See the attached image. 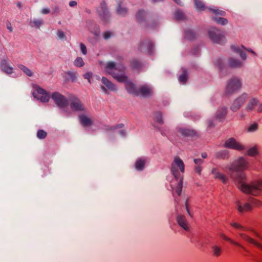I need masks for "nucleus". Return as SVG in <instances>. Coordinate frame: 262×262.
Instances as JSON below:
<instances>
[{
  "mask_svg": "<svg viewBox=\"0 0 262 262\" xmlns=\"http://www.w3.org/2000/svg\"><path fill=\"white\" fill-rule=\"evenodd\" d=\"M105 69L106 72L119 82H124L125 89L127 92L135 96H139V92L135 85L130 81H127V77L125 75V67L122 64H117L114 61H108L106 63Z\"/></svg>",
  "mask_w": 262,
  "mask_h": 262,
  "instance_id": "obj_2",
  "label": "nucleus"
},
{
  "mask_svg": "<svg viewBox=\"0 0 262 262\" xmlns=\"http://www.w3.org/2000/svg\"><path fill=\"white\" fill-rule=\"evenodd\" d=\"M229 151L228 150L224 149L217 151L215 154V157L217 159H227L229 157Z\"/></svg>",
  "mask_w": 262,
  "mask_h": 262,
  "instance_id": "obj_25",
  "label": "nucleus"
},
{
  "mask_svg": "<svg viewBox=\"0 0 262 262\" xmlns=\"http://www.w3.org/2000/svg\"><path fill=\"white\" fill-rule=\"evenodd\" d=\"M86 26L89 30L93 33L96 37H98L100 35V31L99 27L96 25L93 20H87Z\"/></svg>",
  "mask_w": 262,
  "mask_h": 262,
  "instance_id": "obj_15",
  "label": "nucleus"
},
{
  "mask_svg": "<svg viewBox=\"0 0 262 262\" xmlns=\"http://www.w3.org/2000/svg\"><path fill=\"white\" fill-rule=\"evenodd\" d=\"M139 95L142 97L146 98L151 95L152 93L151 88L147 85H142L138 90Z\"/></svg>",
  "mask_w": 262,
  "mask_h": 262,
  "instance_id": "obj_18",
  "label": "nucleus"
},
{
  "mask_svg": "<svg viewBox=\"0 0 262 262\" xmlns=\"http://www.w3.org/2000/svg\"><path fill=\"white\" fill-rule=\"evenodd\" d=\"M98 13L101 20L104 23H108L111 18V15L108 10L106 4L102 2L100 7L97 10Z\"/></svg>",
  "mask_w": 262,
  "mask_h": 262,
  "instance_id": "obj_10",
  "label": "nucleus"
},
{
  "mask_svg": "<svg viewBox=\"0 0 262 262\" xmlns=\"http://www.w3.org/2000/svg\"><path fill=\"white\" fill-rule=\"evenodd\" d=\"M10 60L7 57L2 59L0 63V68L1 70L7 74H11L13 72V67L9 66V62Z\"/></svg>",
  "mask_w": 262,
  "mask_h": 262,
  "instance_id": "obj_14",
  "label": "nucleus"
},
{
  "mask_svg": "<svg viewBox=\"0 0 262 262\" xmlns=\"http://www.w3.org/2000/svg\"><path fill=\"white\" fill-rule=\"evenodd\" d=\"M220 236L225 240L230 242L231 244H233V245H234L236 246H238L240 248H241L242 249H243L244 251H246V252H248V250L246 248H245L242 245H241L240 243H238V242H236L233 240H232L231 238L226 236L225 235H224V234H220Z\"/></svg>",
  "mask_w": 262,
  "mask_h": 262,
  "instance_id": "obj_27",
  "label": "nucleus"
},
{
  "mask_svg": "<svg viewBox=\"0 0 262 262\" xmlns=\"http://www.w3.org/2000/svg\"><path fill=\"white\" fill-rule=\"evenodd\" d=\"M242 87V82L237 77H233L229 79L227 83L225 94L230 95L237 92Z\"/></svg>",
  "mask_w": 262,
  "mask_h": 262,
  "instance_id": "obj_4",
  "label": "nucleus"
},
{
  "mask_svg": "<svg viewBox=\"0 0 262 262\" xmlns=\"http://www.w3.org/2000/svg\"><path fill=\"white\" fill-rule=\"evenodd\" d=\"M258 99L256 97H252L248 101L246 106L245 107V111L246 112H251L254 108V107L258 104Z\"/></svg>",
  "mask_w": 262,
  "mask_h": 262,
  "instance_id": "obj_19",
  "label": "nucleus"
},
{
  "mask_svg": "<svg viewBox=\"0 0 262 262\" xmlns=\"http://www.w3.org/2000/svg\"><path fill=\"white\" fill-rule=\"evenodd\" d=\"M112 35V33L110 31L105 32L103 34V37L105 40H107L110 38Z\"/></svg>",
  "mask_w": 262,
  "mask_h": 262,
  "instance_id": "obj_52",
  "label": "nucleus"
},
{
  "mask_svg": "<svg viewBox=\"0 0 262 262\" xmlns=\"http://www.w3.org/2000/svg\"><path fill=\"white\" fill-rule=\"evenodd\" d=\"M220 236L225 240L230 242L231 244H233V245H234L236 246H238L240 248H241L242 249H243L244 251H246V252H248V250L246 248H245L242 245H241L240 243H238V242H236L233 240H232L231 238L226 236L225 235H224V234H220Z\"/></svg>",
  "mask_w": 262,
  "mask_h": 262,
  "instance_id": "obj_28",
  "label": "nucleus"
},
{
  "mask_svg": "<svg viewBox=\"0 0 262 262\" xmlns=\"http://www.w3.org/2000/svg\"><path fill=\"white\" fill-rule=\"evenodd\" d=\"M93 75V74L91 72H87L83 74V78L86 79H91L92 76Z\"/></svg>",
  "mask_w": 262,
  "mask_h": 262,
  "instance_id": "obj_54",
  "label": "nucleus"
},
{
  "mask_svg": "<svg viewBox=\"0 0 262 262\" xmlns=\"http://www.w3.org/2000/svg\"><path fill=\"white\" fill-rule=\"evenodd\" d=\"M77 5V2L74 1H70L69 3V6L70 7H74Z\"/></svg>",
  "mask_w": 262,
  "mask_h": 262,
  "instance_id": "obj_64",
  "label": "nucleus"
},
{
  "mask_svg": "<svg viewBox=\"0 0 262 262\" xmlns=\"http://www.w3.org/2000/svg\"><path fill=\"white\" fill-rule=\"evenodd\" d=\"M208 36L214 43L223 44L225 41V37L222 32L215 27L211 28L208 30Z\"/></svg>",
  "mask_w": 262,
  "mask_h": 262,
  "instance_id": "obj_5",
  "label": "nucleus"
},
{
  "mask_svg": "<svg viewBox=\"0 0 262 262\" xmlns=\"http://www.w3.org/2000/svg\"><path fill=\"white\" fill-rule=\"evenodd\" d=\"M239 235L245 241L247 242L248 243L252 244L255 246L256 247L262 250V244L255 241L254 239L250 237L248 235L243 233H239Z\"/></svg>",
  "mask_w": 262,
  "mask_h": 262,
  "instance_id": "obj_16",
  "label": "nucleus"
},
{
  "mask_svg": "<svg viewBox=\"0 0 262 262\" xmlns=\"http://www.w3.org/2000/svg\"><path fill=\"white\" fill-rule=\"evenodd\" d=\"M183 187V178H181L178 186L176 189V192L178 195H180L181 193L182 189Z\"/></svg>",
  "mask_w": 262,
  "mask_h": 262,
  "instance_id": "obj_45",
  "label": "nucleus"
},
{
  "mask_svg": "<svg viewBox=\"0 0 262 262\" xmlns=\"http://www.w3.org/2000/svg\"><path fill=\"white\" fill-rule=\"evenodd\" d=\"M203 160L201 159H194V163L198 166H200V164L203 162Z\"/></svg>",
  "mask_w": 262,
  "mask_h": 262,
  "instance_id": "obj_59",
  "label": "nucleus"
},
{
  "mask_svg": "<svg viewBox=\"0 0 262 262\" xmlns=\"http://www.w3.org/2000/svg\"><path fill=\"white\" fill-rule=\"evenodd\" d=\"M179 168L182 172H184L185 166L183 161L179 157H176L171 164V171L174 177L177 179L179 178L180 172L178 170Z\"/></svg>",
  "mask_w": 262,
  "mask_h": 262,
  "instance_id": "obj_9",
  "label": "nucleus"
},
{
  "mask_svg": "<svg viewBox=\"0 0 262 262\" xmlns=\"http://www.w3.org/2000/svg\"><path fill=\"white\" fill-rule=\"evenodd\" d=\"M124 124L120 123L119 124H117V125L112 126V127L111 129H116L119 128H122V127H124Z\"/></svg>",
  "mask_w": 262,
  "mask_h": 262,
  "instance_id": "obj_58",
  "label": "nucleus"
},
{
  "mask_svg": "<svg viewBox=\"0 0 262 262\" xmlns=\"http://www.w3.org/2000/svg\"><path fill=\"white\" fill-rule=\"evenodd\" d=\"M249 95L247 93H243L236 97L232 102L230 109L232 112H237L241 106L249 99Z\"/></svg>",
  "mask_w": 262,
  "mask_h": 262,
  "instance_id": "obj_7",
  "label": "nucleus"
},
{
  "mask_svg": "<svg viewBox=\"0 0 262 262\" xmlns=\"http://www.w3.org/2000/svg\"><path fill=\"white\" fill-rule=\"evenodd\" d=\"M34 97L42 102H48L50 96L45 90L40 88H37L33 93Z\"/></svg>",
  "mask_w": 262,
  "mask_h": 262,
  "instance_id": "obj_13",
  "label": "nucleus"
},
{
  "mask_svg": "<svg viewBox=\"0 0 262 262\" xmlns=\"http://www.w3.org/2000/svg\"><path fill=\"white\" fill-rule=\"evenodd\" d=\"M47 134L43 130L40 129L37 132V137L39 139H43L47 137Z\"/></svg>",
  "mask_w": 262,
  "mask_h": 262,
  "instance_id": "obj_47",
  "label": "nucleus"
},
{
  "mask_svg": "<svg viewBox=\"0 0 262 262\" xmlns=\"http://www.w3.org/2000/svg\"><path fill=\"white\" fill-rule=\"evenodd\" d=\"M50 10L48 8H43L41 9V12L42 14H47L50 13Z\"/></svg>",
  "mask_w": 262,
  "mask_h": 262,
  "instance_id": "obj_57",
  "label": "nucleus"
},
{
  "mask_svg": "<svg viewBox=\"0 0 262 262\" xmlns=\"http://www.w3.org/2000/svg\"><path fill=\"white\" fill-rule=\"evenodd\" d=\"M231 225L233 226V227L236 228V229H244V227L242 226L241 225L237 223H231Z\"/></svg>",
  "mask_w": 262,
  "mask_h": 262,
  "instance_id": "obj_55",
  "label": "nucleus"
},
{
  "mask_svg": "<svg viewBox=\"0 0 262 262\" xmlns=\"http://www.w3.org/2000/svg\"><path fill=\"white\" fill-rule=\"evenodd\" d=\"M7 29L9 30L10 32H12L13 31V29H12V26H11V24L10 22H9L7 25Z\"/></svg>",
  "mask_w": 262,
  "mask_h": 262,
  "instance_id": "obj_63",
  "label": "nucleus"
},
{
  "mask_svg": "<svg viewBox=\"0 0 262 262\" xmlns=\"http://www.w3.org/2000/svg\"><path fill=\"white\" fill-rule=\"evenodd\" d=\"M153 48L154 45L148 39L141 41L138 47L139 51L148 55H151L152 54Z\"/></svg>",
  "mask_w": 262,
  "mask_h": 262,
  "instance_id": "obj_11",
  "label": "nucleus"
},
{
  "mask_svg": "<svg viewBox=\"0 0 262 262\" xmlns=\"http://www.w3.org/2000/svg\"><path fill=\"white\" fill-rule=\"evenodd\" d=\"M177 221L179 226L183 229L186 231L188 230V223L184 215L181 214L178 215L177 216Z\"/></svg>",
  "mask_w": 262,
  "mask_h": 262,
  "instance_id": "obj_20",
  "label": "nucleus"
},
{
  "mask_svg": "<svg viewBox=\"0 0 262 262\" xmlns=\"http://www.w3.org/2000/svg\"><path fill=\"white\" fill-rule=\"evenodd\" d=\"M80 122L82 126H89L92 124V120L84 115H80L78 116Z\"/></svg>",
  "mask_w": 262,
  "mask_h": 262,
  "instance_id": "obj_24",
  "label": "nucleus"
},
{
  "mask_svg": "<svg viewBox=\"0 0 262 262\" xmlns=\"http://www.w3.org/2000/svg\"><path fill=\"white\" fill-rule=\"evenodd\" d=\"M185 208H186V210H187V212L188 214L190 216H192V214H191V212H190L189 209L188 200V199L186 200V201H185Z\"/></svg>",
  "mask_w": 262,
  "mask_h": 262,
  "instance_id": "obj_56",
  "label": "nucleus"
},
{
  "mask_svg": "<svg viewBox=\"0 0 262 262\" xmlns=\"http://www.w3.org/2000/svg\"><path fill=\"white\" fill-rule=\"evenodd\" d=\"M236 208L240 213L252 210L253 207H259L262 206V202L253 197L247 198V201L242 202L237 200L235 201Z\"/></svg>",
  "mask_w": 262,
  "mask_h": 262,
  "instance_id": "obj_3",
  "label": "nucleus"
},
{
  "mask_svg": "<svg viewBox=\"0 0 262 262\" xmlns=\"http://www.w3.org/2000/svg\"><path fill=\"white\" fill-rule=\"evenodd\" d=\"M202 171V168L200 166H198L195 168V171L197 172L199 174H201Z\"/></svg>",
  "mask_w": 262,
  "mask_h": 262,
  "instance_id": "obj_61",
  "label": "nucleus"
},
{
  "mask_svg": "<svg viewBox=\"0 0 262 262\" xmlns=\"http://www.w3.org/2000/svg\"><path fill=\"white\" fill-rule=\"evenodd\" d=\"M130 62L132 68L134 70H139L143 65L139 60L135 58L132 59Z\"/></svg>",
  "mask_w": 262,
  "mask_h": 262,
  "instance_id": "obj_29",
  "label": "nucleus"
},
{
  "mask_svg": "<svg viewBox=\"0 0 262 262\" xmlns=\"http://www.w3.org/2000/svg\"><path fill=\"white\" fill-rule=\"evenodd\" d=\"M224 147L238 151L244 150L246 149L242 144L237 142L233 138L227 139L224 143Z\"/></svg>",
  "mask_w": 262,
  "mask_h": 262,
  "instance_id": "obj_12",
  "label": "nucleus"
},
{
  "mask_svg": "<svg viewBox=\"0 0 262 262\" xmlns=\"http://www.w3.org/2000/svg\"><path fill=\"white\" fill-rule=\"evenodd\" d=\"M80 50L81 52L84 54H87V49L86 46L82 43H80Z\"/></svg>",
  "mask_w": 262,
  "mask_h": 262,
  "instance_id": "obj_53",
  "label": "nucleus"
},
{
  "mask_svg": "<svg viewBox=\"0 0 262 262\" xmlns=\"http://www.w3.org/2000/svg\"><path fill=\"white\" fill-rule=\"evenodd\" d=\"M216 122L217 121L215 120V118L209 120L207 122L208 127L209 128L214 127L215 125Z\"/></svg>",
  "mask_w": 262,
  "mask_h": 262,
  "instance_id": "obj_51",
  "label": "nucleus"
},
{
  "mask_svg": "<svg viewBox=\"0 0 262 262\" xmlns=\"http://www.w3.org/2000/svg\"><path fill=\"white\" fill-rule=\"evenodd\" d=\"M42 24L43 20L41 19L31 20L30 23V26L31 27H36L37 29H39Z\"/></svg>",
  "mask_w": 262,
  "mask_h": 262,
  "instance_id": "obj_37",
  "label": "nucleus"
},
{
  "mask_svg": "<svg viewBox=\"0 0 262 262\" xmlns=\"http://www.w3.org/2000/svg\"><path fill=\"white\" fill-rule=\"evenodd\" d=\"M69 104L71 110L73 112H85V108L80 101V100L76 96L70 95L69 96Z\"/></svg>",
  "mask_w": 262,
  "mask_h": 262,
  "instance_id": "obj_6",
  "label": "nucleus"
},
{
  "mask_svg": "<svg viewBox=\"0 0 262 262\" xmlns=\"http://www.w3.org/2000/svg\"><path fill=\"white\" fill-rule=\"evenodd\" d=\"M258 106L257 112L258 113H261L262 112V103L258 102V104L257 105Z\"/></svg>",
  "mask_w": 262,
  "mask_h": 262,
  "instance_id": "obj_60",
  "label": "nucleus"
},
{
  "mask_svg": "<svg viewBox=\"0 0 262 262\" xmlns=\"http://www.w3.org/2000/svg\"><path fill=\"white\" fill-rule=\"evenodd\" d=\"M145 161L143 160H138L135 164L136 169L138 170H142L145 166Z\"/></svg>",
  "mask_w": 262,
  "mask_h": 262,
  "instance_id": "obj_40",
  "label": "nucleus"
},
{
  "mask_svg": "<svg viewBox=\"0 0 262 262\" xmlns=\"http://www.w3.org/2000/svg\"><path fill=\"white\" fill-rule=\"evenodd\" d=\"M232 48L234 50V52H235L236 53H239L240 57H241V58L243 60H245L246 59V58H247L246 54L245 52H244L242 50V49H241L240 47L235 46H232Z\"/></svg>",
  "mask_w": 262,
  "mask_h": 262,
  "instance_id": "obj_32",
  "label": "nucleus"
},
{
  "mask_svg": "<svg viewBox=\"0 0 262 262\" xmlns=\"http://www.w3.org/2000/svg\"><path fill=\"white\" fill-rule=\"evenodd\" d=\"M100 88L102 90V91L105 93V94H108V89L105 88L104 86L103 85H101L100 86Z\"/></svg>",
  "mask_w": 262,
  "mask_h": 262,
  "instance_id": "obj_62",
  "label": "nucleus"
},
{
  "mask_svg": "<svg viewBox=\"0 0 262 262\" xmlns=\"http://www.w3.org/2000/svg\"><path fill=\"white\" fill-rule=\"evenodd\" d=\"M257 154V148L256 146H254L249 148L247 151V155L249 156H254L255 155Z\"/></svg>",
  "mask_w": 262,
  "mask_h": 262,
  "instance_id": "obj_44",
  "label": "nucleus"
},
{
  "mask_svg": "<svg viewBox=\"0 0 262 262\" xmlns=\"http://www.w3.org/2000/svg\"><path fill=\"white\" fill-rule=\"evenodd\" d=\"M195 8L198 11H203L205 10V5L204 4L199 0H194Z\"/></svg>",
  "mask_w": 262,
  "mask_h": 262,
  "instance_id": "obj_41",
  "label": "nucleus"
},
{
  "mask_svg": "<svg viewBox=\"0 0 262 262\" xmlns=\"http://www.w3.org/2000/svg\"><path fill=\"white\" fill-rule=\"evenodd\" d=\"M227 113V108L226 107L220 108L216 112L215 116V120L218 122L223 121Z\"/></svg>",
  "mask_w": 262,
  "mask_h": 262,
  "instance_id": "obj_17",
  "label": "nucleus"
},
{
  "mask_svg": "<svg viewBox=\"0 0 262 262\" xmlns=\"http://www.w3.org/2000/svg\"><path fill=\"white\" fill-rule=\"evenodd\" d=\"M128 12V9L124 6L119 4L116 8V13L118 15L125 16Z\"/></svg>",
  "mask_w": 262,
  "mask_h": 262,
  "instance_id": "obj_30",
  "label": "nucleus"
},
{
  "mask_svg": "<svg viewBox=\"0 0 262 262\" xmlns=\"http://www.w3.org/2000/svg\"><path fill=\"white\" fill-rule=\"evenodd\" d=\"M51 97L56 105L60 108H64L69 104V98H67L59 92L53 93Z\"/></svg>",
  "mask_w": 262,
  "mask_h": 262,
  "instance_id": "obj_8",
  "label": "nucleus"
},
{
  "mask_svg": "<svg viewBox=\"0 0 262 262\" xmlns=\"http://www.w3.org/2000/svg\"><path fill=\"white\" fill-rule=\"evenodd\" d=\"M57 35L58 38L61 40H66L67 39V37L64 34V33L61 30H58L57 32Z\"/></svg>",
  "mask_w": 262,
  "mask_h": 262,
  "instance_id": "obj_49",
  "label": "nucleus"
},
{
  "mask_svg": "<svg viewBox=\"0 0 262 262\" xmlns=\"http://www.w3.org/2000/svg\"><path fill=\"white\" fill-rule=\"evenodd\" d=\"M258 125L257 123H254L250 125L246 129L248 133H253L258 129Z\"/></svg>",
  "mask_w": 262,
  "mask_h": 262,
  "instance_id": "obj_42",
  "label": "nucleus"
},
{
  "mask_svg": "<svg viewBox=\"0 0 262 262\" xmlns=\"http://www.w3.org/2000/svg\"><path fill=\"white\" fill-rule=\"evenodd\" d=\"M211 173L213 174L214 178L221 180L223 183H226L227 181V177L220 172L216 168H214L212 169Z\"/></svg>",
  "mask_w": 262,
  "mask_h": 262,
  "instance_id": "obj_22",
  "label": "nucleus"
},
{
  "mask_svg": "<svg viewBox=\"0 0 262 262\" xmlns=\"http://www.w3.org/2000/svg\"><path fill=\"white\" fill-rule=\"evenodd\" d=\"M74 64L76 67H82L84 66V62L83 59L80 57H78L74 61Z\"/></svg>",
  "mask_w": 262,
  "mask_h": 262,
  "instance_id": "obj_43",
  "label": "nucleus"
},
{
  "mask_svg": "<svg viewBox=\"0 0 262 262\" xmlns=\"http://www.w3.org/2000/svg\"><path fill=\"white\" fill-rule=\"evenodd\" d=\"M101 81L105 86V88H106L108 90L112 92L117 91V89L116 85L106 77H102L101 78Z\"/></svg>",
  "mask_w": 262,
  "mask_h": 262,
  "instance_id": "obj_21",
  "label": "nucleus"
},
{
  "mask_svg": "<svg viewBox=\"0 0 262 262\" xmlns=\"http://www.w3.org/2000/svg\"><path fill=\"white\" fill-rule=\"evenodd\" d=\"M209 10L215 14L223 16L226 15V12L223 10H221L218 9H215L211 8L209 9Z\"/></svg>",
  "mask_w": 262,
  "mask_h": 262,
  "instance_id": "obj_48",
  "label": "nucleus"
},
{
  "mask_svg": "<svg viewBox=\"0 0 262 262\" xmlns=\"http://www.w3.org/2000/svg\"><path fill=\"white\" fill-rule=\"evenodd\" d=\"M187 74L185 70L183 71L182 74L179 76V80L180 82L185 83L187 80Z\"/></svg>",
  "mask_w": 262,
  "mask_h": 262,
  "instance_id": "obj_46",
  "label": "nucleus"
},
{
  "mask_svg": "<svg viewBox=\"0 0 262 262\" xmlns=\"http://www.w3.org/2000/svg\"><path fill=\"white\" fill-rule=\"evenodd\" d=\"M228 64L233 68H240L244 66V63L234 58H230L228 59Z\"/></svg>",
  "mask_w": 262,
  "mask_h": 262,
  "instance_id": "obj_23",
  "label": "nucleus"
},
{
  "mask_svg": "<svg viewBox=\"0 0 262 262\" xmlns=\"http://www.w3.org/2000/svg\"><path fill=\"white\" fill-rule=\"evenodd\" d=\"M17 67L28 76L31 77L33 76V72L25 66L21 64H19L17 65Z\"/></svg>",
  "mask_w": 262,
  "mask_h": 262,
  "instance_id": "obj_31",
  "label": "nucleus"
},
{
  "mask_svg": "<svg viewBox=\"0 0 262 262\" xmlns=\"http://www.w3.org/2000/svg\"><path fill=\"white\" fill-rule=\"evenodd\" d=\"M146 16V12L142 10L138 11L137 13L136 17L138 21L142 22L144 20Z\"/></svg>",
  "mask_w": 262,
  "mask_h": 262,
  "instance_id": "obj_34",
  "label": "nucleus"
},
{
  "mask_svg": "<svg viewBox=\"0 0 262 262\" xmlns=\"http://www.w3.org/2000/svg\"><path fill=\"white\" fill-rule=\"evenodd\" d=\"M174 17L178 20H182L186 18L185 14L180 10H178L175 12Z\"/></svg>",
  "mask_w": 262,
  "mask_h": 262,
  "instance_id": "obj_35",
  "label": "nucleus"
},
{
  "mask_svg": "<svg viewBox=\"0 0 262 262\" xmlns=\"http://www.w3.org/2000/svg\"><path fill=\"white\" fill-rule=\"evenodd\" d=\"M179 132L184 137H193L196 135V133L192 129L181 128Z\"/></svg>",
  "mask_w": 262,
  "mask_h": 262,
  "instance_id": "obj_26",
  "label": "nucleus"
},
{
  "mask_svg": "<svg viewBox=\"0 0 262 262\" xmlns=\"http://www.w3.org/2000/svg\"><path fill=\"white\" fill-rule=\"evenodd\" d=\"M248 160L241 157L225 167L231 178L237 183V187L243 193L254 196H258L262 193V180L247 182L244 171L249 167Z\"/></svg>",
  "mask_w": 262,
  "mask_h": 262,
  "instance_id": "obj_1",
  "label": "nucleus"
},
{
  "mask_svg": "<svg viewBox=\"0 0 262 262\" xmlns=\"http://www.w3.org/2000/svg\"><path fill=\"white\" fill-rule=\"evenodd\" d=\"M196 36L195 33L191 30H187L185 32V38L187 39L191 40L195 38Z\"/></svg>",
  "mask_w": 262,
  "mask_h": 262,
  "instance_id": "obj_39",
  "label": "nucleus"
},
{
  "mask_svg": "<svg viewBox=\"0 0 262 262\" xmlns=\"http://www.w3.org/2000/svg\"><path fill=\"white\" fill-rule=\"evenodd\" d=\"M154 119L156 122L160 124H162L164 122L162 119V113L160 112H157L154 113Z\"/></svg>",
  "mask_w": 262,
  "mask_h": 262,
  "instance_id": "obj_36",
  "label": "nucleus"
},
{
  "mask_svg": "<svg viewBox=\"0 0 262 262\" xmlns=\"http://www.w3.org/2000/svg\"><path fill=\"white\" fill-rule=\"evenodd\" d=\"M212 254L214 256L218 257L221 255L222 249L221 247L214 245L211 247Z\"/></svg>",
  "mask_w": 262,
  "mask_h": 262,
  "instance_id": "obj_38",
  "label": "nucleus"
},
{
  "mask_svg": "<svg viewBox=\"0 0 262 262\" xmlns=\"http://www.w3.org/2000/svg\"><path fill=\"white\" fill-rule=\"evenodd\" d=\"M67 74L72 81H74L77 78V74L75 72L69 71Z\"/></svg>",
  "mask_w": 262,
  "mask_h": 262,
  "instance_id": "obj_50",
  "label": "nucleus"
},
{
  "mask_svg": "<svg viewBox=\"0 0 262 262\" xmlns=\"http://www.w3.org/2000/svg\"><path fill=\"white\" fill-rule=\"evenodd\" d=\"M212 19L214 20L217 24L221 25H226L228 23V20L224 17H220L217 16H213Z\"/></svg>",
  "mask_w": 262,
  "mask_h": 262,
  "instance_id": "obj_33",
  "label": "nucleus"
}]
</instances>
